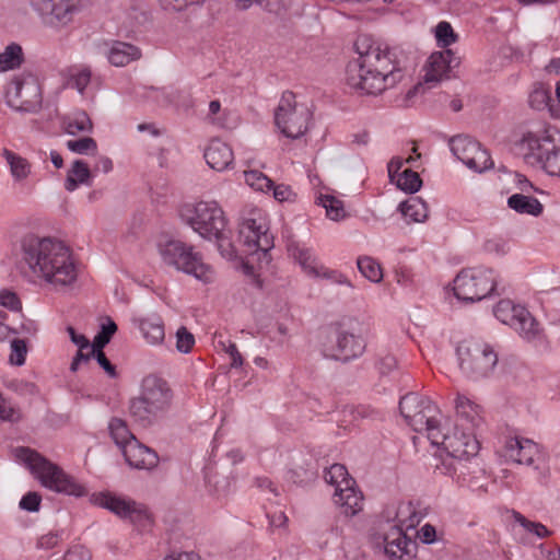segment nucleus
<instances>
[{
    "label": "nucleus",
    "instance_id": "1",
    "mask_svg": "<svg viewBox=\"0 0 560 560\" xmlns=\"http://www.w3.org/2000/svg\"><path fill=\"white\" fill-rule=\"evenodd\" d=\"M15 256L18 272L31 284L44 282L60 289L77 281L72 250L58 238L26 233L18 242Z\"/></svg>",
    "mask_w": 560,
    "mask_h": 560
},
{
    "label": "nucleus",
    "instance_id": "2",
    "mask_svg": "<svg viewBox=\"0 0 560 560\" xmlns=\"http://www.w3.org/2000/svg\"><path fill=\"white\" fill-rule=\"evenodd\" d=\"M358 58L346 70L347 85L364 95H377L394 88L404 78L406 56L399 47L360 36L355 44Z\"/></svg>",
    "mask_w": 560,
    "mask_h": 560
},
{
    "label": "nucleus",
    "instance_id": "3",
    "mask_svg": "<svg viewBox=\"0 0 560 560\" xmlns=\"http://www.w3.org/2000/svg\"><path fill=\"white\" fill-rule=\"evenodd\" d=\"M172 397L167 382L155 374H149L141 382L140 394L129 400V416L138 425L149 428L166 416Z\"/></svg>",
    "mask_w": 560,
    "mask_h": 560
},
{
    "label": "nucleus",
    "instance_id": "4",
    "mask_svg": "<svg viewBox=\"0 0 560 560\" xmlns=\"http://www.w3.org/2000/svg\"><path fill=\"white\" fill-rule=\"evenodd\" d=\"M430 442L434 446H442L447 454L441 465L436 466L440 474L450 476L458 482L466 481V476L470 472L467 462L479 452V442L474 431L464 428L460 430L456 425L451 433L441 430L438 441Z\"/></svg>",
    "mask_w": 560,
    "mask_h": 560
},
{
    "label": "nucleus",
    "instance_id": "5",
    "mask_svg": "<svg viewBox=\"0 0 560 560\" xmlns=\"http://www.w3.org/2000/svg\"><path fill=\"white\" fill-rule=\"evenodd\" d=\"M14 455L25 463L27 468L39 480L40 485L54 492L67 495L83 497L85 488L61 467L28 447H16Z\"/></svg>",
    "mask_w": 560,
    "mask_h": 560
},
{
    "label": "nucleus",
    "instance_id": "6",
    "mask_svg": "<svg viewBox=\"0 0 560 560\" xmlns=\"http://www.w3.org/2000/svg\"><path fill=\"white\" fill-rule=\"evenodd\" d=\"M526 163L541 167L551 176H560V130L547 126L542 130L526 132L521 140Z\"/></svg>",
    "mask_w": 560,
    "mask_h": 560
},
{
    "label": "nucleus",
    "instance_id": "7",
    "mask_svg": "<svg viewBox=\"0 0 560 560\" xmlns=\"http://www.w3.org/2000/svg\"><path fill=\"white\" fill-rule=\"evenodd\" d=\"M182 220L206 240L221 241L228 225L224 211L217 201L201 200L180 209Z\"/></svg>",
    "mask_w": 560,
    "mask_h": 560
},
{
    "label": "nucleus",
    "instance_id": "8",
    "mask_svg": "<svg viewBox=\"0 0 560 560\" xmlns=\"http://www.w3.org/2000/svg\"><path fill=\"white\" fill-rule=\"evenodd\" d=\"M399 411L407 424L416 432H424L429 441L441 436L440 412L428 397L408 393L399 400Z\"/></svg>",
    "mask_w": 560,
    "mask_h": 560
},
{
    "label": "nucleus",
    "instance_id": "9",
    "mask_svg": "<svg viewBox=\"0 0 560 560\" xmlns=\"http://www.w3.org/2000/svg\"><path fill=\"white\" fill-rule=\"evenodd\" d=\"M458 368L472 381L489 377L497 364L498 353L491 345L481 340H464L456 348Z\"/></svg>",
    "mask_w": 560,
    "mask_h": 560
},
{
    "label": "nucleus",
    "instance_id": "10",
    "mask_svg": "<svg viewBox=\"0 0 560 560\" xmlns=\"http://www.w3.org/2000/svg\"><path fill=\"white\" fill-rule=\"evenodd\" d=\"M159 253L164 264L176 268L187 275L194 276L202 282H211L213 271L205 264L194 247L178 240H168L159 244Z\"/></svg>",
    "mask_w": 560,
    "mask_h": 560
},
{
    "label": "nucleus",
    "instance_id": "11",
    "mask_svg": "<svg viewBox=\"0 0 560 560\" xmlns=\"http://www.w3.org/2000/svg\"><path fill=\"white\" fill-rule=\"evenodd\" d=\"M240 242L248 256L264 258L266 264L270 257L268 252L273 247V236L269 232V224L261 210L254 209L240 223Z\"/></svg>",
    "mask_w": 560,
    "mask_h": 560
},
{
    "label": "nucleus",
    "instance_id": "12",
    "mask_svg": "<svg viewBox=\"0 0 560 560\" xmlns=\"http://www.w3.org/2000/svg\"><path fill=\"white\" fill-rule=\"evenodd\" d=\"M497 275L491 268L471 267L460 270L453 281L454 295L468 303L489 296L497 287Z\"/></svg>",
    "mask_w": 560,
    "mask_h": 560
},
{
    "label": "nucleus",
    "instance_id": "13",
    "mask_svg": "<svg viewBox=\"0 0 560 560\" xmlns=\"http://www.w3.org/2000/svg\"><path fill=\"white\" fill-rule=\"evenodd\" d=\"M326 482L335 487L334 502L346 516H354L363 508V494L355 480L350 477L346 466L331 465L324 476Z\"/></svg>",
    "mask_w": 560,
    "mask_h": 560
},
{
    "label": "nucleus",
    "instance_id": "14",
    "mask_svg": "<svg viewBox=\"0 0 560 560\" xmlns=\"http://www.w3.org/2000/svg\"><path fill=\"white\" fill-rule=\"evenodd\" d=\"M312 113L304 104H298L294 93L282 94L275 112V121L279 130L291 139L302 137L308 128Z\"/></svg>",
    "mask_w": 560,
    "mask_h": 560
},
{
    "label": "nucleus",
    "instance_id": "15",
    "mask_svg": "<svg viewBox=\"0 0 560 560\" xmlns=\"http://www.w3.org/2000/svg\"><path fill=\"white\" fill-rule=\"evenodd\" d=\"M27 2L45 26L57 31L70 25L83 8V0H27Z\"/></svg>",
    "mask_w": 560,
    "mask_h": 560
},
{
    "label": "nucleus",
    "instance_id": "16",
    "mask_svg": "<svg viewBox=\"0 0 560 560\" xmlns=\"http://www.w3.org/2000/svg\"><path fill=\"white\" fill-rule=\"evenodd\" d=\"M364 339L341 326L332 327L322 342V351L326 358L347 362L363 354Z\"/></svg>",
    "mask_w": 560,
    "mask_h": 560
},
{
    "label": "nucleus",
    "instance_id": "17",
    "mask_svg": "<svg viewBox=\"0 0 560 560\" xmlns=\"http://www.w3.org/2000/svg\"><path fill=\"white\" fill-rule=\"evenodd\" d=\"M92 502L100 508L109 510L120 518L129 520L138 526L147 527L151 523L148 509L131 499L110 492H98L92 495Z\"/></svg>",
    "mask_w": 560,
    "mask_h": 560
},
{
    "label": "nucleus",
    "instance_id": "18",
    "mask_svg": "<svg viewBox=\"0 0 560 560\" xmlns=\"http://www.w3.org/2000/svg\"><path fill=\"white\" fill-rule=\"evenodd\" d=\"M452 153L468 168L482 173L493 166V161L480 143L467 136H455L450 140Z\"/></svg>",
    "mask_w": 560,
    "mask_h": 560
},
{
    "label": "nucleus",
    "instance_id": "19",
    "mask_svg": "<svg viewBox=\"0 0 560 560\" xmlns=\"http://www.w3.org/2000/svg\"><path fill=\"white\" fill-rule=\"evenodd\" d=\"M8 106L20 112H35L42 104L39 84L33 80L12 81L5 92Z\"/></svg>",
    "mask_w": 560,
    "mask_h": 560
},
{
    "label": "nucleus",
    "instance_id": "20",
    "mask_svg": "<svg viewBox=\"0 0 560 560\" xmlns=\"http://www.w3.org/2000/svg\"><path fill=\"white\" fill-rule=\"evenodd\" d=\"M459 63L460 58L451 49L432 52L424 66L425 83H438L444 79H448L451 71L457 68Z\"/></svg>",
    "mask_w": 560,
    "mask_h": 560
},
{
    "label": "nucleus",
    "instance_id": "21",
    "mask_svg": "<svg viewBox=\"0 0 560 560\" xmlns=\"http://www.w3.org/2000/svg\"><path fill=\"white\" fill-rule=\"evenodd\" d=\"M504 456L506 459L530 467H535L541 457L539 445L529 439L509 438L504 444Z\"/></svg>",
    "mask_w": 560,
    "mask_h": 560
},
{
    "label": "nucleus",
    "instance_id": "22",
    "mask_svg": "<svg viewBox=\"0 0 560 560\" xmlns=\"http://www.w3.org/2000/svg\"><path fill=\"white\" fill-rule=\"evenodd\" d=\"M385 553L392 560H402L404 557L411 558L416 551V541L408 538L404 529L399 526H392L385 534Z\"/></svg>",
    "mask_w": 560,
    "mask_h": 560
},
{
    "label": "nucleus",
    "instance_id": "23",
    "mask_svg": "<svg viewBox=\"0 0 560 560\" xmlns=\"http://www.w3.org/2000/svg\"><path fill=\"white\" fill-rule=\"evenodd\" d=\"M122 455L126 463L137 469H152L159 463L155 451L140 443L138 439L127 444Z\"/></svg>",
    "mask_w": 560,
    "mask_h": 560
},
{
    "label": "nucleus",
    "instance_id": "24",
    "mask_svg": "<svg viewBox=\"0 0 560 560\" xmlns=\"http://www.w3.org/2000/svg\"><path fill=\"white\" fill-rule=\"evenodd\" d=\"M203 156L207 164L218 172L230 168L234 163L232 148L220 139H213L210 141L205 150Z\"/></svg>",
    "mask_w": 560,
    "mask_h": 560
},
{
    "label": "nucleus",
    "instance_id": "25",
    "mask_svg": "<svg viewBox=\"0 0 560 560\" xmlns=\"http://www.w3.org/2000/svg\"><path fill=\"white\" fill-rule=\"evenodd\" d=\"M455 410L458 420L462 422L459 425L464 429L474 431L481 425L482 417L480 407L465 395H457L455 399Z\"/></svg>",
    "mask_w": 560,
    "mask_h": 560
},
{
    "label": "nucleus",
    "instance_id": "26",
    "mask_svg": "<svg viewBox=\"0 0 560 560\" xmlns=\"http://www.w3.org/2000/svg\"><path fill=\"white\" fill-rule=\"evenodd\" d=\"M494 316L504 325L512 326L516 320L530 322L529 312L522 305L514 304L511 300H501L493 308Z\"/></svg>",
    "mask_w": 560,
    "mask_h": 560
},
{
    "label": "nucleus",
    "instance_id": "27",
    "mask_svg": "<svg viewBox=\"0 0 560 560\" xmlns=\"http://www.w3.org/2000/svg\"><path fill=\"white\" fill-rule=\"evenodd\" d=\"M141 57V50L131 44L115 42L107 52V59L115 67H125Z\"/></svg>",
    "mask_w": 560,
    "mask_h": 560
},
{
    "label": "nucleus",
    "instance_id": "28",
    "mask_svg": "<svg viewBox=\"0 0 560 560\" xmlns=\"http://www.w3.org/2000/svg\"><path fill=\"white\" fill-rule=\"evenodd\" d=\"M2 156L10 168V174L15 183H22L28 178L32 173V164L27 159L9 150H2Z\"/></svg>",
    "mask_w": 560,
    "mask_h": 560
},
{
    "label": "nucleus",
    "instance_id": "29",
    "mask_svg": "<svg viewBox=\"0 0 560 560\" xmlns=\"http://www.w3.org/2000/svg\"><path fill=\"white\" fill-rule=\"evenodd\" d=\"M529 318L530 322L526 319V323L517 319L512 328L520 335V337L530 343L536 346L545 343L546 335L544 328L530 313Z\"/></svg>",
    "mask_w": 560,
    "mask_h": 560
},
{
    "label": "nucleus",
    "instance_id": "30",
    "mask_svg": "<svg viewBox=\"0 0 560 560\" xmlns=\"http://www.w3.org/2000/svg\"><path fill=\"white\" fill-rule=\"evenodd\" d=\"M138 328L147 342L151 345H159L164 340V324L159 316H149L138 319Z\"/></svg>",
    "mask_w": 560,
    "mask_h": 560
},
{
    "label": "nucleus",
    "instance_id": "31",
    "mask_svg": "<svg viewBox=\"0 0 560 560\" xmlns=\"http://www.w3.org/2000/svg\"><path fill=\"white\" fill-rule=\"evenodd\" d=\"M289 250L308 276L314 278L318 277V272H320L323 265L318 262L311 248L296 245L291 246Z\"/></svg>",
    "mask_w": 560,
    "mask_h": 560
},
{
    "label": "nucleus",
    "instance_id": "32",
    "mask_svg": "<svg viewBox=\"0 0 560 560\" xmlns=\"http://www.w3.org/2000/svg\"><path fill=\"white\" fill-rule=\"evenodd\" d=\"M508 205L511 209L521 214H530L538 217L542 213L544 206L538 199L532 196L522 194H514L508 199Z\"/></svg>",
    "mask_w": 560,
    "mask_h": 560
},
{
    "label": "nucleus",
    "instance_id": "33",
    "mask_svg": "<svg viewBox=\"0 0 560 560\" xmlns=\"http://www.w3.org/2000/svg\"><path fill=\"white\" fill-rule=\"evenodd\" d=\"M90 179L91 171L89 165L82 160H75L68 171L65 188L68 191H74L79 185H90Z\"/></svg>",
    "mask_w": 560,
    "mask_h": 560
},
{
    "label": "nucleus",
    "instance_id": "34",
    "mask_svg": "<svg viewBox=\"0 0 560 560\" xmlns=\"http://www.w3.org/2000/svg\"><path fill=\"white\" fill-rule=\"evenodd\" d=\"M108 431L117 447L121 453L127 448V444L137 438L130 432L128 424L120 418H112L108 423Z\"/></svg>",
    "mask_w": 560,
    "mask_h": 560
},
{
    "label": "nucleus",
    "instance_id": "35",
    "mask_svg": "<svg viewBox=\"0 0 560 560\" xmlns=\"http://www.w3.org/2000/svg\"><path fill=\"white\" fill-rule=\"evenodd\" d=\"M402 215L412 222H424L428 218V206L420 197H410L399 205Z\"/></svg>",
    "mask_w": 560,
    "mask_h": 560
},
{
    "label": "nucleus",
    "instance_id": "36",
    "mask_svg": "<svg viewBox=\"0 0 560 560\" xmlns=\"http://www.w3.org/2000/svg\"><path fill=\"white\" fill-rule=\"evenodd\" d=\"M23 61L22 47L15 43L8 45L0 52V72L16 69Z\"/></svg>",
    "mask_w": 560,
    "mask_h": 560
},
{
    "label": "nucleus",
    "instance_id": "37",
    "mask_svg": "<svg viewBox=\"0 0 560 560\" xmlns=\"http://www.w3.org/2000/svg\"><path fill=\"white\" fill-rule=\"evenodd\" d=\"M317 201L326 210V214L330 220L339 221L346 218L347 213L345 210L343 202L329 194H320L317 197Z\"/></svg>",
    "mask_w": 560,
    "mask_h": 560
},
{
    "label": "nucleus",
    "instance_id": "38",
    "mask_svg": "<svg viewBox=\"0 0 560 560\" xmlns=\"http://www.w3.org/2000/svg\"><path fill=\"white\" fill-rule=\"evenodd\" d=\"M91 69L88 66H74L69 69L68 85L75 89L80 94L91 82Z\"/></svg>",
    "mask_w": 560,
    "mask_h": 560
},
{
    "label": "nucleus",
    "instance_id": "39",
    "mask_svg": "<svg viewBox=\"0 0 560 560\" xmlns=\"http://www.w3.org/2000/svg\"><path fill=\"white\" fill-rule=\"evenodd\" d=\"M394 180L399 189L409 194L417 192L422 186L419 174L410 168L404 170Z\"/></svg>",
    "mask_w": 560,
    "mask_h": 560
},
{
    "label": "nucleus",
    "instance_id": "40",
    "mask_svg": "<svg viewBox=\"0 0 560 560\" xmlns=\"http://www.w3.org/2000/svg\"><path fill=\"white\" fill-rule=\"evenodd\" d=\"M358 269L362 273L363 277L369 279L372 282L378 283L383 279V272L380 264H377L372 257L364 256L359 257Z\"/></svg>",
    "mask_w": 560,
    "mask_h": 560
},
{
    "label": "nucleus",
    "instance_id": "41",
    "mask_svg": "<svg viewBox=\"0 0 560 560\" xmlns=\"http://www.w3.org/2000/svg\"><path fill=\"white\" fill-rule=\"evenodd\" d=\"M117 331V325L110 317H106L101 324V330L96 334L91 343V349H104Z\"/></svg>",
    "mask_w": 560,
    "mask_h": 560
},
{
    "label": "nucleus",
    "instance_id": "42",
    "mask_svg": "<svg viewBox=\"0 0 560 560\" xmlns=\"http://www.w3.org/2000/svg\"><path fill=\"white\" fill-rule=\"evenodd\" d=\"M92 130V121L85 112H78L66 122V131L70 135Z\"/></svg>",
    "mask_w": 560,
    "mask_h": 560
},
{
    "label": "nucleus",
    "instance_id": "43",
    "mask_svg": "<svg viewBox=\"0 0 560 560\" xmlns=\"http://www.w3.org/2000/svg\"><path fill=\"white\" fill-rule=\"evenodd\" d=\"M245 183L256 190L267 191L272 187V180L260 171L250 170L244 172Z\"/></svg>",
    "mask_w": 560,
    "mask_h": 560
},
{
    "label": "nucleus",
    "instance_id": "44",
    "mask_svg": "<svg viewBox=\"0 0 560 560\" xmlns=\"http://www.w3.org/2000/svg\"><path fill=\"white\" fill-rule=\"evenodd\" d=\"M457 38V34L448 22L442 21L435 26V39L439 47L447 49Z\"/></svg>",
    "mask_w": 560,
    "mask_h": 560
},
{
    "label": "nucleus",
    "instance_id": "45",
    "mask_svg": "<svg viewBox=\"0 0 560 560\" xmlns=\"http://www.w3.org/2000/svg\"><path fill=\"white\" fill-rule=\"evenodd\" d=\"M400 527L406 529L415 528L421 521V515L415 510L411 503L400 505L397 512Z\"/></svg>",
    "mask_w": 560,
    "mask_h": 560
},
{
    "label": "nucleus",
    "instance_id": "46",
    "mask_svg": "<svg viewBox=\"0 0 560 560\" xmlns=\"http://www.w3.org/2000/svg\"><path fill=\"white\" fill-rule=\"evenodd\" d=\"M513 518L516 523H518L528 533L534 534L538 538H545L550 535L549 529L538 522H532L527 520L524 515H522L520 512H513Z\"/></svg>",
    "mask_w": 560,
    "mask_h": 560
},
{
    "label": "nucleus",
    "instance_id": "47",
    "mask_svg": "<svg viewBox=\"0 0 560 560\" xmlns=\"http://www.w3.org/2000/svg\"><path fill=\"white\" fill-rule=\"evenodd\" d=\"M551 101L550 91L544 85L539 84L535 86L533 92L529 94L528 103L532 108L541 110L549 106Z\"/></svg>",
    "mask_w": 560,
    "mask_h": 560
},
{
    "label": "nucleus",
    "instance_id": "48",
    "mask_svg": "<svg viewBox=\"0 0 560 560\" xmlns=\"http://www.w3.org/2000/svg\"><path fill=\"white\" fill-rule=\"evenodd\" d=\"M67 148L78 154L95 153L97 150V143L93 138L84 137L77 140H69Z\"/></svg>",
    "mask_w": 560,
    "mask_h": 560
},
{
    "label": "nucleus",
    "instance_id": "49",
    "mask_svg": "<svg viewBox=\"0 0 560 560\" xmlns=\"http://www.w3.org/2000/svg\"><path fill=\"white\" fill-rule=\"evenodd\" d=\"M11 354H10V363L16 366H21L25 363V358L27 353V347L23 339H13L10 343Z\"/></svg>",
    "mask_w": 560,
    "mask_h": 560
},
{
    "label": "nucleus",
    "instance_id": "50",
    "mask_svg": "<svg viewBox=\"0 0 560 560\" xmlns=\"http://www.w3.org/2000/svg\"><path fill=\"white\" fill-rule=\"evenodd\" d=\"M194 345V335L186 327H179L176 331V349L182 353H189Z\"/></svg>",
    "mask_w": 560,
    "mask_h": 560
},
{
    "label": "nucleus",
    "instance_id": "51",
    "mask_svg": "<svg viewBox=\"0 0 560 560\" xmlns=\"http://www.w3.org/2000/svg\"><path fill=\"white\" fill-rule=\"evenodd\" d=\"M0 305L13 312H18L22 308V303L18 294L8 289L0 291Z\"/></svg>",
    "mask_w": 560,
    "mask_h": 560
},
{
    "label": "nucleus",
    "instance_id": "52",
    "mask_svg": "<svg viewBox=\"0 0 560 560\" xmlns=\"http://www.w3.org/2000/svg\"><path fill=\"white\" fill-rule=\"evenodd\" d=\"M509 249V243L501 237L490 238L485 243V250L495 256H503Z\"/></svg>",
    "mask_w": 560,
    "mask_h": 560
},
{
    "label": "nucleus",
    "instance_id": "53",
    "mask_svg": "<svg viewBox=\"0 0 560 560\" xmlns=\"http://www.w3.org/2000/svg\"><path fill=\"white\" fill-rule=\"evenodd\" d=\"M419 158H420V154H417L416 156L410 155L406 160L398 158V156L393 158L387 165L388 175H389L390 179L394 180L398 177V174L401 173L400 168L402 167L404 163H411L416 159H419Z\"/></svg>",
    "mask_w": 560,
    "mask_h": 560
},
{
    "label": "nucleus",
    "instance_id": "54",
    "mask_svg": "<svg viewBox=\"0 0 560 560\" xmlns=\"http://www.w3.org/2000/svg\"><path fill=\"white\" fill-rule=\"evenodd\" d=\"M42 497L37 492H28L22 497L20 508L28 512H37L39 510Z\"/></svg>",
    "mask_w": 560,
    "mask_h": 560
},
{
    "label": "nucleus",
    "instance_id": "55",
    "mask_svg": "<svg viewBox=\"0 0 560 560\" xmlns=\"http://www.w3.org/2000/svg\"><path fill=\"white\" fill-rule=\"evenodd\" d=\"M91 354H93V358L96 359L100 366L108 374V376L116 377V368L107 359L103 349H91Z\"/></svg>",
    "mask_w": 560,
    "mask_h": 560
},
{
    "label": "nucleus",
    "instance_id": "56",
    "mask_svg": "<svg viewBox=\"0 0 560 560\" xmlns=\"http://www.w3.org/2000/svg\"><path fill=\"white\" fill-rule=\"evenodd\" d=\"M222 349L230 355L231 358V368L238 369L243 365L244 360L242 354L240 353L235 343L230 342L226 345L223 341L219 342Z\"/></svg>",
    "mask_w": 560,
    "mask_h": 560
},
{
    "label": "nucleus",
    "instance_id": "57",
    "mask_svg": "<svg viewBox=\"0 0 560 560\" xmlns=\"http://www.w3.org/2000/svg\"><path fill=\"white\" fill-rule=\"evenodd\" d=\"M317 278H325V279H328V280H330V281H332L335 283L346 284V285L352 288L351 282L347 279L346 276H343L342 273L338 272L337 270L328 269L325 266L322 267L320 272H318V277Z\"/></svg>",
    "mask_w": 560,
    "mask_h": 560
},
{
    "label": "nucleus",
    "instance_id": "58",
    "mask_svg": "<svg viewBox=\"0 0 560 560\" xmlns=\"http://www.w3.org/2000/svg\"><path fill=\"white\" fill-rule=\"evenodd\" d=\"M92 555L88 548L81 545L72 546L66 553L65 560H91Z\"/></svg>",
    "mask_w": 560,
    "mask_h": 560
},
{
    "label": "nucleus",
    "instance_id": "59",
    "mask_svg": "<svg viewBox=\"0 0 560 560\" xmlns=\"http://www.w3.org/2000/svg\"><path fill=\"white\" fill-rule=\"evenodd\" d=\"M221 112V103L218 100L211 101L209 103V113H208V120L218 127H224V120L218 116Z\"/></svg>",
    "mask_w": 560,
    "mask_h": 560
},
{
    "label": "nucleus",
    "instance_id": "60",
    "mask_svg": "<svg viewBox=\"0 0 560 560\" xmlns=\"http://www.w3.org/2000/svg\"><path fill=\"white\" fill-rule=\"evenodd\" d=\"M67 331L69 334L71 341L75 346H78V348H81V349H90L91 348L90 340L84 335L78 334L72 326L67 327Z\"/></svg>",
    "mask_w": 560,
    "mask_h": 560
},
{
    "label": "nucleus",
    "instance_id": "61",
    "mask_svg": "<svg viewBox=\"0 0 560 560\" xmlns=\"http://www.w3.org/2000/svg\"><path fill=\"white\" fill-rule=\"evenodd\" d=\"M59 542V535L57 533H48L46 535H43L38 541L37 547L39 549H51L55 546H57Z\"/></svg>",
    "mask_w": 560,
    "mask_h": 560
},
{
    "label": "nucleus",
    "instance_id": "62",
    "mask_svg": "<svg viewBox=\"0 0 560 560\" xmlns=\"http://www.w3.org/2000/svg\"><path fill=\"white\" fill-rule=\"evenodd\" d=\"M85 349L79 348L77 355L73 358L70 370L72 372H77L81 363H86L93 358V354H91V348L88 349V352H84Z\"/></svg>",
    "mask_w": 560,
    "mask_h": 560
},
{
    "label": "nucleus",
    "instance_id": "63",
    "mask_svg": "<svg viewBox=\"0 0 560 560\" xmlns=\"http://www.w3.org/2000/svg\"><path fill=\"white\" fill-rule=\"evenodd\" d=\"M418 535L423 544H433L436 536L435 527L430 524H425L421 527Z\"/></svg>",
    "mask_w": 560,
    "mask_h": 560
},
{
    "label": "nucleus",
    "instance_id": "64",
    "mask_svg": "<svg viewBox=\"0 0 560 560\" xmlns=\"http://www.w3.org/2000/svg\"><path fill=\"white\" fill-rule=\"evenodd\" d=\"M272 191H273V197L275 199L279 200V201H287L290 199V197L292 196V190L289 186L287 185H277L275 186L272 184V187H271Z\"/></svg>",
    "mask_w": 560,
    "mask_h": 560
}]
</instances>
